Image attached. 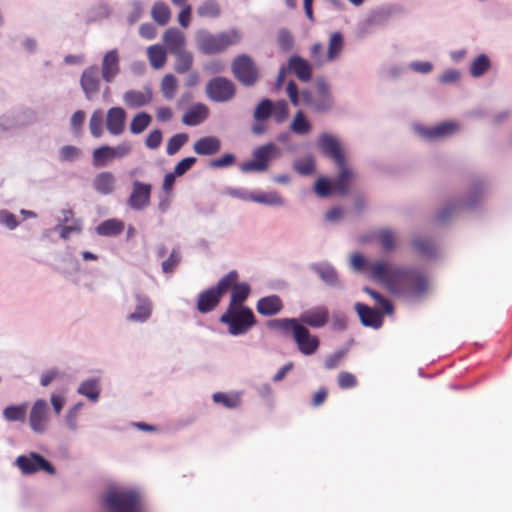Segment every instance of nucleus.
I'll return each instance as SVG.
<instances>
[{"label": "nucleus", "instance_id": "obj_1", "mask_svg": "<svg viewBox=\"0 0 512 512\" xmlns=\"http://www.w3.org/2000/svg\"><path fill=\"white\" fill-rule=\"evenodd\" d=\"M370 279L394 294H422L428 286L426 277L419 270L395 266L385 260H378L370 267Z\"/></svg>", "mask_w": 512, "mask_h": 512}, {"label": "nucleus", "instance_id": "obj_2", "mask_svg": "<svg viewBox=\"0 0 512 512\" xmlns=\"http://www.w3.org/2000/svg\"><path fill=\"white\" fill-rule=\"evenodd\" d=\"M241 38V33L236 29L223 31L218 34L202 31L197 35V45L202 53L213 55L222 53L229 47L238 44Z\"/></svg>", "mask_w": 512, "mask_h": 512}, {"label": "nucleus", "instance_id": "obj_3", "mask_svg": "<svg viewBox=\"0 0 512 512\" xmlns=\"http://www.w3.org/2000/svg\"><path fill=\"white\" fill-rule=\"evenodd\" d=\"M107 512H143L142 496L132 489L109 490L104 496Z\"/></svg>", "mask_w": 512, "mask_h": 512}, {"label": "nucleus", "instance_id": "obj_4", "mask_svg": "<svg viewBox=\"0 0 512 512\" xmlns=\"http://www.w3.org/2000/svg\"><path fill=\"white\" fill-rule=\"evenodd\" d=\"M220 322L228 327L231 335H244L256 325V318L249 307H227Z\"/></svg>", "mask_w": 512, "mask_h": 512}, {"label": "nucleus", "instance_id": "obj_5", "mask_svg": "<svg viewBox=\"0 0 512 512\" xmlns=\"http://www.w3.org/2000/svg\"><path fill=\"white\" fill-rule=\"evenodd\" d=\"M315 86L316 96H313L309 90H303L301 92L302 102L316 112L329 111L334 101L328 82L323 77H319L316 79Z\"/></svg>", "mask_w": 512, "mask_h": 512}, {"label": "nucleus", "instance_id": "obj_6", "mask_svg": "<svg viewBox=\"0 0 512 512\" xmlns=\"http://www.w3.org/2000/svg\"><path fill=\"white\" fill-rule=\"evenodd\" d=\"M233 278V275H225L217 282L215 286L202 291L198 295L197 310L200 313H208L213 311L220 303L223 295L229 291V287L231 285L230 281L233 280Z\"/></svg>", "mask_w": 512, "mask_h": 512}, {"label": "nucleus", "instance_id": "obj_7", "mask_svg": "<svg viewBox=\"0 0 512 512\" xmlns=\"http://www.w3.org/2000/svg\"><path fill=\"white\" fill-rule=\"evenodd\" d=\"M281 151L272 142L266 143L253 150L252 159L241 164L242 172H264L268 169L271 160L278 158Z\"/></svg>", "mask_w": 512, "mask_h": 512}, {"label": "nucleus", "instance_id": "obj_8", "mask_svg": "<svg viewBox=\"0 0 512 512\" xmlns=\"http://www.w3.org/2000/svg\"><path fill=\"white\" fill-rule=\"evenodd\" d=\"M233 75L244 86H252L258 80V69L253 59L242 54L237 56L231 65Z\"/></svg>", "mask_w": 512, "mask_h": 512}, {"label": "nucleus", "instance_id": "obj_9", "mask_svg": "<svg viewBox=\"0 0 512 512\" xmlns=\"http://www.w3.org/2000/svg\"><path fill=\"white\" fill-rule=\"evenodd\" d=\"M132 151L129 142H122L115 147L104 145L93 151L92 159L95 167H104L114 159L128 156Z\"/></svg>", "mask_w": 512, "mask_h": 512}, {"label": "nucleus", "instance_id": "obj_10", "mask_svg": "<svg viewBox=\"0 0 512 512\" xmlns=\"http://www.w3.org/2000/svg\"><path fill=\"white\" fill-rule=\"evenodd\" d=\"M235 93V84L224 77L212 78L206 85V94L214 102H227L235 96Z\"/></svg>", "mask_w": 512, "mask_h": 512}, {"label": "nucleus", "instance_id": "obj_11", "mask_svg": "<svg viewBox=\"0 0 512 512\" xmlns=\"http://www.w3.org/2000/svg\"><path fill=\"white\" fill-rule=\"evenodd\" d=\"M16 464L24 474H33L38 471H45L54 474L55 469L44 457L37 453H30L28 456L22 455L16 459Z\"/></svg>", "mask_w": 512, "mask_h": 512}, {"label": "nucleus", "instance_id": "obj_12", "mask_svg": "<svg viewBox=\"0 0 512 512\" xmlns=\"http://www.w3.org/2000/svg\"><path fill=\"white\" fill-rule=\"evenodd\" d=\"M293 339L303 355L314 354L320 345L319 338L312 335L308 328L301 323L295 327Z\"/></svg>", "mask_w": 512, "mask_h": 512}, {"label": "nucleus", "instance_id": "obj_13", "mask_svg": "<svg viewBox=\"0 0 512 512\" xmlns=\"http://www.w3.org/2000/svg\"><path fill=\"white\" fill-rule=\"evenodd\" d=\"M152 185L135 180L127 204L134 210H143L150 204Z\"/></svg>", "mask_w": 512, "mask_h": 512}, {"label": "nucleus", "instance_id": "obj_14", "mask_svg": "<svg viewBox=\"0 0 512 512\" xmlns=\"http://www.w3.org/2000/svg\"><path fill=\"white\" fill-rule=\"evenodd\" d=\"M318 147L335 165H342L346 162L344 151L338 140L330 134L323 133L318 138Z\"/></svg>", "mask_w": 512, "mask_h": 512}, {"label": "nucleus", "instance_id": "obj_15", "mask_svg": "<svg viewBox=\"0 0 512 512\" xmlns=\"http://www.w3.org/2000/svg\"><path fill=\"white\" fill-rule=\"evenodd\" d=\"M226 275H233L229 291H231L230 302L228 307H246L243 303L250 295L251 288L246 282H239V274L236 270H232Z\"/></svg>", "mask_w": 512, "mask_h": 512}, {"label": "nucleus", "instance_id": "obj_16", "mask_svg": "<svg viewBox=\"0 0 512 512\" xmlns=\"http://www.w3.org/2000/svg\"><path fill=\"white\" fill-rule=\"evenodd\" d=\"M99 69L96 65L86 68L80 77V86L85 94L86 99L92 100L100 90Z\"/></svg>", "mask_w": 512, "mask_h": 512}, {"label": "nucleus", "instance_id": "obj_17", "mask_svg": "<svg viewBox=\"0 0 512 512\" xmlns=\"http://www.w3.org/2000/svg\"><path fill=\"white\" fill-rule=\"evenodd\" d=\"M48 404L43 399H38L32 406L29 415V424L36 433L45 431L48 424Z\"/></svg>", "mask_w": 512, "mask_h": 512}, {"label": "nucleus", "instance_id": "obj_18", "mask_svg": "<svg viewBox=\"0 0 512 512\" xmlns=\"http://www.w3.org/2000/svg\"><path fill=\"white\" fill-rule=\"evenodd\" d=\"M299 323L312 328L324 327L329 320V310L326 306H316L301 313Z\"/></svg>", "mask_w": 512, "mask_h": 512}, {"label": "nucleus", "instance_id": "obj_19", "mask_svg": "<svg viewBox=\"0 0 512 512\" xmlns=\"http://www.w3.org/2000/svg\"><path fill=\"white\" fill-rule=\"evenodd\" d=\"M119 63L120 58L117 49H112L104 55L101 64V74L106 82H112L118 75L120 72Z\"/></svg>", "mask_w": 512, "mask_h": 512}, {"label": "nucleus", "instance_id": "obj_20", "mask_svg": "<svg viewBox=\"0 0 512 512\" xmlns=\"http://www.w3.org/2000/svg\"><path fill=\"white\" fill-rule=\"evenodd\" d=\"M126 116L121 107H112L107 111L106 127L111 135L118 136L124 132Z\"/></svg>", "mask_w": 512, "mask_h": 512}, {"label": "nucleus", "instance_id": "obj_21", "mask_svg": "<svg viewBox=\"0 0 512 512\" xmlns=\"http://www.w3.org/2000/svg\"><path fill=\"white\" fill-rule=\"evenodd\" d=\"M338 169L337 178L333 181L334 192L341 196L349 193L350 183L354 178V171L350 168L347 162L342 165H336Z\"/></svg>", "mask_w": 512, "mask_h": 512}, {"label": "nucleus", "instance_id": "obj_22", "mask_svg": "<svg viewBox=\"0 0 512 512\" xmlns=\"http://www.w3.org/2000/svg\"><path fill=\"white\" fill-rule=\"evenodd\" d=\"M283 309L282 299L278 295H269L260 298L256 303L259 314L270 317L280 313Z\"/></svg>", "mask_w": 512, "mask_h": 512}, {"label": "nucleus", "instance_id": "obj_23", "mask_svg": "<svg viewBox=\"0 0 512 512\" xmlns=\"http://www.w3.org/2000/svg\"><path fill=\"white\" fill-rule=\"evenodd\" d=\"M136 309L130 313L127 317L132 322H145L147 321L152 313V302L149 297L142 294H136Z\"/></svg>", "mask_w": 512, "mask_h": 512}, {"label": "nucleus", "instance_id": "obj_24", "mask_svg": "<svg viewBox=\"0 0 512 512\" xmlns=\"http://www.w3.org/2000/svg\"><path fill=\"white\" fill-rule=\"evenodd\" d=\"M288 67L300 81L309 82L311 80L312 66L306 59L297 55L291 56Z\"/></svg>", "mask_w": 512, "mask_h": 512}, {"label": "nucleus", "instance_id": "obj_25", "mask_svg": "<svg viewBox=\"0 0 512 512\" xmlns=\"http://www.w3.org/2000/svg\"><path fill=\"white\" fill-rule=\"evenodd\" d=\"M163 42L171 54L179 53L184 50L185 35L176 28H169L163 34Z\"/></svg>", "mask_w": 512, "mask_h": 512}, {"label": "nucleus", "instance_id": "obj_26", "mask_svg": "<svg viewBox=\"0 0 512 512\" xmlns=\"http://www.w3.org/2000/svg\"><path fill=\"white\" fill-rule=\"evenodd\" d=\"M220 149V140L215 136L202 137L198 139L193 145L194 152L202 156L214 155L218 153Z\"/></svg>", "mask_w": 512, "mask_h": 512}, {"label": "nucleus", "instance_id": "obj_27", "mask_svg": "<svg viewBox=\"0 0 512 512\" xmlns=\"http://www.w3.org/2000/svg\"><path fill=\"white\" fill-rule=\"evenodd\" d=\"M355 309L364 326L379 328L382 325V315L378 311L362 303H357Z\"/></svg>", "mask_w": 512, "mask_h": 512}, {"label": "nucleus", "instance_id": "obj_28", "mask_svg": "<svg viewBox=\"0 0 512 512\" xmlns=\"http://www.w3.org/2000/svg\"><path fill=\"white\" fill-rule=\"evenodd\" d=\"M152 97L150 89L145 91L129 90L124 93L123 101L130 108H139L149 104L152 101Z\"/></svg>", "mask_w": 512, "mask_h": 512}, {"label": "nucleus", "instance_id": "obj_29", "mask_svg": "<svg viewBox=\"0 0 512 512\" xmlns=\"http://www.w3.org/2000/svg\"><path fill=\"white\" fill-rule=\"evenodd\" d=\"M208 114V107L198 103L185 112L182 122L188 126H196L201 124L208 117Z\"/></svg>", "mask_w": 512, "mask_h": 512}, {"label": "nucleus", "instance_id": "obj_30", "mask_svg": "<svg viewBox=\"0 0 512 512\" xmlns=\"http://www.w3.org/2000/svg\"><path fill=\"white\" fill-rule=\"evenodd\" d=\"M458 130L455 122H443L434 127L423 129L422 134L429 140L447 137Z\"/></svg>", "mask_w": 512, "mask_h": 512}, {"label": "nucleus", "instance_id": "obj_31", "mask_svg": "<svg viewBox=\"0 0 512 512\" xmlns=\"http://www.w3.org/2000/svg\"><path fill=\"white\" fill-rule=\"evenodd\" d=\"M299 320L295 318H280L272 319L266 323V326L270 330L279 331L283 335H294L295 327L299 326Z\"/></svg>", "mask_w": 512, "mask_h": 512}, {"label": "nucleus", "instance_id": "obj_32", "mask_svg": "<svg viewBox=\"0 0 512 512\" xmlns=\"http://www.w3.org/2000/svg\"><path fill=\"white\" fill-rule=\"evenodd\" d=\"M245 199L270 206H282L284 204L282 197L276 191L254 192L245 197Z\"/></svg>", "mask_w": 512, "mask_h": 512}, {"label": "nucleus", "instance_id": "obj_33", "mask_svg": "<svg viewBox=\"0 0 512 512\" xmlns=\"http://www.w3.org/2000/svg\"><path fill=\"white\" fill-rule=\"evenodd\" d=\"M93 187L103 195L112 193L115 187L114 175L111 172L99 173L93 180Z\"/></svg>", "mask_w": 512, "mask_h": 512}, {"label": "nucleus", "instance_id": "obj_34", "mask_svg": "<svg viewBox=\"0 0 512 512\" xmlns=\"http://www.w3.org/2000/svg\"><path fill=\"white\" fill-rule=\"evenodd\" d=\"M124 230V223L119 219H108L96 227V233L100 236L111 237L121 234Z\"/></svg>", "mask_w": 512, "mask_h": 512}, {"label": "nucleus", "instance_id": "obj_35", "mask_svg": "<svg viewBox=\"0 0 512 512\" xmlns=\"http://www.w3.org/2000/svg\"><path fill=\"white\" fill-rule=\"evenodd\" d=\"M343 48H344L343 35L340 32L332 33L330 36V39H329L328 50H327V54L325 56V60L327 62H333L341 55Z\"/></svg>", "mask_w": 512, "mask_h": 512}, {"label": "nucleus", "instance_id": "obj_36", "mask_svg": "<svg viewBox=\"0 0 512 512\" xmlns=\"http://www.w3.org/2000/svg\"><path fill=\"white\" fill-rule=\"evenodd\" d=\"M77 392L85 397H87L89 400L95 402L98 400L100 395V383L99 380L96 378L87 379L83 381L78 389Z\"/></svg>", "mask_w": 512, "mask_h": 512}, {"label": "nucleus", "instance_id": "obj_37", "mask_svg": "<svg viewBox=\"0 0 512 512\" xmlns=\"http://www.w3.org/2000/svg\"><path fill=\"white\" fill-rule=\"evenodd\" d=\"M147 55L150 64L154 69L162 68L167 61L166 51L161 45L150 46L147 50Z\"/></svg>", "mask_w": 512, "mask_h": 512}, {"label": "nucleus", "instance_id": "obj_38", "mask_svg": "<svg viewBox=\"0 0 512 512\" xmlns=\"http://www.w3.org/2000/svg\"><path fill=\"white\" fill-rule=\"evenodd\" d=\"M376 240L384 251H392L397 246V236L390 229H381L376 233Z\"/></svg>", "mask_w": 512, "mask_h": 512}, {"label": "nucleus", "instance_id": "obj_39", "mask_svg": "<svg viewBox=\"0 0 512 512\" xmlns=\"http://www.w3.org/2000/svg\"><path fill=\"white\" fill-rule=\"evenodd\" d=\"M197 14L202 18H218L221 6L217 0H205L197 7Z\"/></svg>", "mask_w": 512, "mask_h": 512}, {"label": "nucleus", "instance_id": "obj_40", "mask_svg": "<svg viewBox=\"0 0 512 512\" xmlns=\"http://www.w3.org/2000/svg\"><path fill=\"white\" fill-rule=\"evenodd\" d=\"M28 409V404L10 405L3 410V416L7 421H24Z\"/></svg>", "mask_w": 512, "mask_h": 512}, {"label": "nucleus", "instance_id": "obj_41", "mask_svg": "<svg viewBox=\"0 0 512 512\" xmlns=\"http://www.w3.org/2000/svg\"><path fill=\"white\" fill-rule=\"evenodd\" d=\"M152 18L155 22H157L159 25L164 26L166 25L170 18H171V12L167 4L163 2H156L151 10Z\"/></svg>", "mask_w": 512, "mask_h": 512}, {"label": "nucleus", "instance_id": "obj_42", "mask_svg": "<svg viewBox=\"0 0 512 512\" xmlns=\"http://www.w3.org/2000/svg\"><path fill=\"white\" fill-rule=\"evenodd\" d=\"M103 122H104V113L101 109H96L91 114L89 120V130L93 137L100 138L103 135Z\"/></svg>", "mask_w": 512, "mask_h": 512}, {"label": "nucleus", "instance_id": "obj_43", "mask_svg": "<svg viewBox=\"0 0 512 512\" xmlns=\"http://www.w3.org/2000/svg\"><path fill=\"white\" fill-rule=\"evenodd\" d=\"M176 57L175 61V71L179 74H183L188 72L193 65V55L192 53L183 50L179 53L173 54Z\"/></svg>", "mask_w": 512, "mask_h": 512}, {"label": "nucleus", "instance_id": "obj_44", "mask_svg": "<svg viewBox=\"0 0 512 512\" xmlns=\"http://www.w3.org/2000/svg\"><path fill=\"white\" fill-rule=\"evenodd\" d=\"M178 82L173 74H166L160 84L161 92L165 99L172 100L175 97Z\"/></svg>", "mask_w": 512, "mask_h": 512}, {"label": "nucleus", "instance_id": "obj_45", "mask_svg": "<svg viewBox=\"0 0 512 512\" xmlns=\"http://www.w3.org/2000/svg\"><path fill=\"white\" fill-rule=\"evenodd\" d=\"M311 124L310 122L306 119L304 113L302 111H298L295 116H294V119L290 125V129L292 132H294L295 134H299V135H304V134H307L311 131Z\"/></svg>", "mask_w": 512, "mask_h": 512}, {"label": "nucleus", "instance_id": "obj_46", "mask_svg": "<svg viewBox=\"0 0 512 512\" xmlns=\"http://www.w3.org/2000/svg\"><path fill=\"white\" fill-rule=\"evenodd\" d=\"M151 123V116L146 112L136 114L130 123V131L133 134L142 133Z\"/></svg>", "mask_w": 512, "mask_h": 512}, {"label": "nucleus", "instance_id": "obj_47", "mask_svg": "<svg viewBox=\"0 0 512 512\" xmlns=\"http://www.w3.org/2000/svg\"><path fill=\"white\" fill-rule=\"evenodd\" d=\"M212 399L217 404H222L226 408L233 409L237 408L241 404V398L239 395H228L223 392L214 393Z\"/></svg>", "mask_w": 512, "mask_h": 512}, {"label": "nucleus", "instance_id": "obj_48", "mask_svg": "<svg viewBox=\"0 0 512 512\" xmlns=\"http://www.w3.org/2000/svg\"><path fill=\"white\" fill-rule=\"evenodd\" d=\"M188 139L189 136L186 133H178L173 135L167 141L166 153L168 155H175L187 143Z\"/></svg>", "mask_w": 512, "mask_h": 512}, {"label": "nucleus", "instance_id": "obj_49", "mask_svg": "<svg viewBox=\"0 0 512 512\" xmlns=\"http://www.w3.org/2000/svg\"><path fill=\"white\" fill-rule=\"evenodd\" d=\"M295 171L300 175H311L315 171L314 157L309 155L304 158L298 159L293 165Z\"/></svg>", "mask_w": 512, "mask_h": 512}, {"label": "nucleus", "instance_id": "obj_50", "mask_svg": "<svg viewBox=\"0 0 512 512\" xmlns=\"http://www.w3.org/2000/svg\"><path fill=\"white\" fill-rule=\"evenodd\" d=\"M489 68H490L489 58L486 55L481 54L472 62L471 66H470V74L473 77H480L485 72H487Z\"/></svg>", "mask_w": 512, "mask_h": 512}, {"label": "nucleus", "instance_id": "obj_51", "mask_svg": "<svg viewBox=\"0 0 512 512\" xmlns=\"http://www.w3.org/2000/svg\"><path fill=\"white\" fill-rule=\"evenodd\" d=\"M273 103L269 99H263L256 106L254 111V118L256 121H264L272 114Z\"/></svg>", "mask_w": 512, "mask_h": 512}, {"label": "nucleus", "instance_id": "obj_52", "mask_svg": "<svg viewBox=\"0 0 512 512\" xmlns=\"http://www.w3.org/2000/svg\"><path fill=\"white\" fill-rule=\"evenodd\" d=\"M271 115L273 116L276 123H283L289 115V108L287 102L285 100H280L273 103Z\"/></svg>", "mask_w": 512, "mask_h": 512}, {"label": "nucleus", "instance_id": "obj_53", "mask_svg": "<svg viewBox=\"0 0 512 512\" xmlns=\"http://www.w3.org/2000/svg\"><path fill=\"white\" fill-rule=\"evenodd\" d=\"M314 191L319 197H328L334 192L333 182L326 177H320L315 183Z\"/></svg>", "mask_w": 512, "mask_h": 512}, {"label": "nucleus", "instance_id": "obj_54", "mask_svg": "<svg viewBox=\"0 0 512 512\" xmlns=\"http://www.w3.org/2000/svg\"><path fill=\"white\" fill-rule=\"evenodd\" d=\"M415 250L425 256H431L435 252V245L429 239L415 238L412 241Z\"/></svg>", "mask_w": 512, "mask_h": 512}, {"label": "nucleus", "instance_id": "obj_55", "mask_svg": "<svg viewBox=\"0 0 512 512\" xmlns=\"http://www.w3.org/2000/svg\"><path fill=\"white\" fill-rule=\"evenodd\" d=\"M375 262H368L365 257L359 253L353 254L351 256V265L354 270L361 272L367 271L368 277L370 278V267L375 264Z\"/></svg>", "mask_w": 512, "mask_h": 512}, {"label": "nucleus", "instance_id": "obj_56", "mask_svg": "<svg viewBox=\"0 0 512 512\" xmlns=\"http://www.w3.org/2000/svg\"><path fill=\"white\" fill-rule=\"evenodd\" d=\"M181 261L179 249H173L169 257L162 262V271L164 273H172Z\"/></svg>", "mask_w": 512, "mask_h": 512}, {"label": "nucleus", "instance_id": "obj_57", "mask_svg": "<svg viewBox=\"0 0 512 512\" xmlns=\"http://www.w3.org/2000/svg\"><path fill=\"white\" fill-rule=\"evenodd\" d=\"M337 382L341 389H350L358 384L356 376L346 371H342L338 374Z\"/></svg>", "mask_w": 512, "mask_h": 512}, {"label": "nucleus", "instance_id": "obj_58", "mask_svg": "<svg viewBox=\"0 0 512 512\" xmlns=\"http://www.w3.org/2000/svg\"><path fill=\"white\" fill-rule=\"evenodd\" d=\"M364 292L371 296L377 303H379L387 314H391L393 312V305L391 302L384 298L380 293L371 288H364Z\"/></svg>", "mask_w": 512, "mask_h": 512}, {"label": "nucleus", "instance_id": "obj_59", "mask_svg": "<svg viewBox=\"0 0 512 512\" xmlns=\"http://www.w3.org/2000/svg\"><path fill=\"white\" fill-rule=\"evenodd\" d=\"M277 41L284 51H290L293 47V36L287 29H281L278 32Z\"/></svg>", "mask_w": 512, "mask_h": 512}, {"label": "nucleus", "instance_id": "obj_60", "mask_svg": "<svg viewBox=\"0 0 512 512\" xmlns=\"http://www.w3.org/2000/svg\"><path fill=\"white\" fill-rule=\"evenodd\" d=\"M319 276L323 281H325L329 285H335L337 283V273L333 267L326 266L321 267L317 270Z\"/></svg>", "mask_w": 512, "mask_h": 512}, {"label": "nucleus", "instance_id": "obj_61", "mask_svg": "<svg viewBox=\"0 0 512 512\" xmlns=\"http://www.w3.org/2000/svg\"><path fill=\"white\" fill-rule=\"evenodd\" d=\"M81 155V150L72 145L63 146L60 149V158L62 161H73Z\"/></svg>", "mask_w": 512, "mask_h": 512}, {"label": "nucleus", "instance_id": "obj_62", "mask_svg": "<svg viewBox=\"0 0 512 512\" xmlns=\"http://www.w3.org/2000/svg\"><path fill=\"white\" fill-rule=\"evenodd\" d=\"M196 161L197 159L195 157H186L175 166L173 172L180 177L189 171L196 163Z\"/></svg>", "mask_w": 512, "mask_h": 512}, {"label": "nucleus", "instance_id": "obj_63", "mask_svg": "<svg viewBox=\"0 0 512 512\" xmlns=\"http://www.w3.org/2000/svg\"><path fill=\"white\" fill-rule=\"evenodd\" d=\"M162 139V131L160 129H155L146 137L145 145L150 149H157L160 146Z\"/></svg>", "mask_w": 512, "mask_h": 512}, {"label": "nucleus", "instance_id": "obj_64", "mask_svg": "<svg viewBox=\"0 0 512 512\" xmlns=\"http://www.w3.org/2000/svg\"><path fill=\"white\" fill-rule=\"evenodd\" d=\"M85 121V112L82 110H78L73 113L70 119V125L72 130L79 134L81 132L82 126Z\"/></svg>", "mask_w": 512, "mask_h": 512}]
</instances>
